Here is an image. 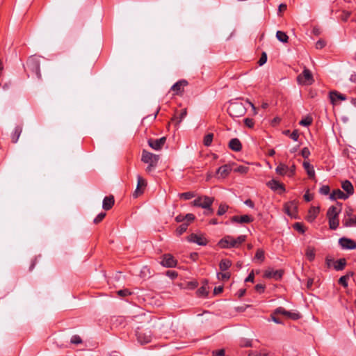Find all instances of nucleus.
<instances>
[{"instance_id":"obj_1","label":"nucleus","mask_w":356,"mask_h":356,"mask_svg":"<svg viewBox=\"0 0 356 356\" xmlns=\"http://www.w3.org/2000/svg\"><path fill=\"white\" fill-rule=\"evenodd\" d=\"M24 67L29 77L33 76L36 77L38 79H41L42 75L40 73V61L39 57L35 56H31L27 60Z\"/></svg>"},{"instance_id":"obj_2","label":"nucleus","mask_w":356,"mask_h":356,"mask_svg":"<svg viewBox=\"0 0 356 356\" xmlns=\"http://www.w3.org/2000/svg\"><path fill=\"white\" fill-rule=\"evenodd\" d=\"M246 240L245 235H240L237 238H234L230 235H227L221 238L218 245L221 248H232L240 247Z\"/></svg>"},{"instance_id":"obj_3","label":"nucleus","mask_w":356,"mask_h":356,"mask_svg":"<svg viewBox=\"0 0 356 356\" xmlns=\"http://www.w3.org/2000/svg\"><path fill=\"white\" fill-rule=\"evenodd\" d=\"M159 160V155L154 154L145 149L143 151L141 161L148 165L145 170L147 173H150L155 170L158 165Z\"/></svg>"},{"instance_id":"obj_4","label":"nucleus","mask_w":356,"mask_h":356,"mask_svg":"<svg viewBox=\"0 0 356 356\" xmlns=\"http://www.w3.org/2000/svg\"><path fill=\"white\" fill-rule=\"evenodd\" d=\"M227 111L233 118H240L246 113V108L242 102L235 100L230 102Z\"/></svg>"},{"instance_id":"obj_5","label":"nucleus","mask_w":356,"mask_h":356,"mask_svg":"<svg viewBox=\"0 0 356 356\" xmlns=\"http://www.w3.org/2000/svg\"><path fill=\"white\" fill-rule=\"evenodd\" d=\"M214 201V198L209 196H200L197 198L195 199L192 204L194 207H201L208 210V213H212L213 209H211V205Z\"/></svg>"},{"instance_id":"obj_6","label":"nucleus","mask_w":356,"mask_h":356,"mask_svg":"<svg viewBox=\"0 0 356 356\" xmlns=\"http://www.w3.org/2000/svg\"><path fill=\"white\" fill-rule=\"evenodd\" d=\"M297 81L299 84L302 85H311L314 81L311 71L306 67H305L302 72L298 76Z\"/></svg>"},{"instance_id":"obj_7","label":"nucleus","mask_w":356,"mask_h":356,"mask_svg":"<svg viewBox=\"0 0 356 356\" xmlns=\"http://www.w3.org/2000/svg\"><path fill=\"white\" fill-rule=\"evenodd\" d=\"M275 171L280 175H286L289 177H291L295 175L296 166L292 165L291 167H288L285 164L280 163L277 166Z\"/></svg>"},{"instance_id":"obj_8","label":"nucleus","mask_w":356,"mask_h":356,"mask_svg":"<svg viewBox=\"0 0 356 356\" xmlns=\"http://www.w3.org/2000/svg\"><path fill=\"white\" fill-rule=\"evenodd\" d=\"M136 335L138 341L141 344H146L151 341L152 334L149 331H145L137 328Z\"/></svg>"},{"instance_id":"obj_9","label":"nucleus","mask_w":356,"mask_h":356,"mask_svg":"<svg viewBox=\"0 0 356 356\" xmlns=\"http://www.w3.org/2000/svg\"><path fill=\"white\" fill-rule=\"evenodd\" d=\"M160 264L165 268H174L177 266V261L171 254H164Z\"/></svg>"},{"instance_id":"obj_10","label":"nucleus","mask_w":356,"mask_h":356,"mask_svg":"<svg viewBox=\"0 0 356 356\" xmlns=\"http://www.w3.org/2000/svg\"><path fill=\"white\" fill-rule=\"evenodd\" d=\"M339 244L342 249L354 250L356 249V242L350 238L342 237L339 240Z\"/></svg>"},{"instance_id":"obj_11","label":"nucleus","mask_w":356,"mask_h":356,"mask_svg":"<svg viewBox=\"0 0 356 356\" xmlns=\"http://www.w3.org/2000/svg\"><path fill=\"white\" fill-rule=\"evenodd\" d=\"M137 186L134 192V197H137L143 193V188L147 186V181L140 175L137 176Z\"/></svg>"},{"instance_id":"obj_12","label":"nucleus","mask_w":356,"mask_h":356,"mask_svg":"<svg viewBox=\"0 0 356 356\" xmlns=\"http://www.w3.org/2000/svg\"><path fill=\"white\" fill-rule=\"evenodd\" d=\"M165 141L166 138L163 136L156 140L149 139L148 140V145L155 150H160L165 143Z\"/></svg>"},{"instance_id":"obj_13","label":"nucleus","mask_w":356,"mask_h":356,"mask_svg":"<svg viewBox=\"0 0 356 356\" xmlns=\"http://www.w3.org/2000/svg\"><path fill=\"white\" fill-rule=\"evenodd\" d=\"M282 275L283 271L281 270H274L273 269H268L264 272V277L268 279L274 278L275 280H278L282 277Z\"/></svg>"},{"instance_id":"obj_14","label":"nucleus","mask_w":356,"mask_h":356,"mask_svg":"<svg viewBox=\"0 0 356 356\" xmlns=\"http://www.w3.org/2000/svg\"><path fill=\"white\" fill-rule=\"evenodd\" d=\"M254 218L249 215H243V216H234L231 218V221L232 222L236 223H250L253 221Z\"/></svg>"},{"instance_id":"obj_15","label":"nucleus","mask_w":356,"mask_h":356,"mask_svg":"<svg viewBox=\"0 0 356 356\" xmlns=\"http://www.w3.org/2000/svg\"><path fill=\"white\" fill-rule=\"evenodd\" d=\"M188 241L190 242L195 243L200 245H206L207 241L204 237L196 234H191L188 236Z\"/></svg>"},{"instance_id":"obj_16","label":"nucleus","mask_w":356,"mask_h":356,"mask_svg":"<svg viewBox=\"0 0 356 356\" xmlns=\"http://www.w3.org/2000/svg\"><path fill=\"white\" fill-rule=\"evenodd\" d=\"M266 184L271 190L274 191H280V193L285 191L284 186L275 179L269 181Z\"/></svg>"},{"instance_id":"obj_17","label":"nucleus","mask_w":356,"mask_h":356,"mask_svg":"<svg viewBox=\"0 0 356 356\" xmlns=\"http://www.w3.org/2000/svg\"><path fill=\"white\" fill-rule=\"evenodd\" d=\"M188 85L187 81L183 79L176 82L171 87V90L175 92L176 95L179 94L184 91V88L185 86Z\"/></svg>"},{"instance_id":"obj_18","label":"nucleus","mask_w":356,"mask_h":356,"mask_svg":"<svg viewBox=\"0 0 356 356\" xmlns=\"http://www.w3.org/2000/svg\"><path fill=\"white\" fill-rule=\"evenodd\" d=\"M330 199L331 200H336L337 199L339 200H346L348 198V195H346L344 192L341 191L340 189L334 190L330 194Z\"/></svg>"},{"instance_id":"obj_19","label":"nucleus","mask_w":356,"mask_h":356,"mask_svg":"<svg viewBox=\"0 0 356 356\" xmlns=\"http://www.w3.org/2000/svg\"><path fill=\"white\" fill-rule=\"evenodd\" d=\"M329 97L332 104H335L337 100L344 101L346 99V95L341 94L336 90L330 91L329 93Z\"/></svg>"},{"instance_id":"obj_20","label":"nucleus","mask_w":356,"mask_h":356,"mask_svg":"<svg viewBox=\"0 0 356 356\" xmlns=\"http://www.w3.org/2000/svg\"><path fill=\"white\" fill-rule=\"evenodd\" d=\"M284 209L289 216L291 217H295L297 211V205L294 202H289L285 204Z\"/></svg>"},{"instance_id":"obj_21","label":"nucleus","mask_w":356,"mask_h":356,"mask_svg":"<svg viewBox=\"0 0 356 356\" xmlns=\"http://www.w3.org/2000/svg\"><path fill=\"white\" fill-rule=\"evenodd\" d=\"M341 188L346 192L345 193L348 195V197L353 195L354 188L352 183L348 180H345L341 183Z\"/></svg>"},{"instance_id":"obj_22","label":"nucleus","mask_w":356,"mask_h":356,"mask_svg":"<svg viewBox=\"0 0 356 356\" xmlns=\"http://www.w3.org/2000/svg\"><path fill=\"white\" fill-rule=\"evenodd\" d=\"M114 203L115 200L113 195L106 196L103 200L102 208L106 211L109 210L113 207Z\"/></svg>"},{"instance_id":"obj_23","label":"nucleus","mask_w":356,"mask_h":356,"mask_svg":"<svg viewBox=\"0 0 356 356\" xmlns=\"http://www.w3.org/2000/svg\"><path fill=\"white\" fill-rule=\"evenodd\" d=\"M22 130H23V127L22 125H17L13 131L12 132L11 134V140L13 143H17L19 138V136L22 132Z\"/></svg>"},{"instance_id":"obj_24","label":"nucleus","mask_w":356,"mask_h":356,"mask_svg":"<svg viewBox=\"0 0 356 356\" xmlns=\"http://www.w3.org/2000/svg\"><path fill=\"white\" fill-rule=\"evenodd\" d=\"M232 168L230 165H223L218 168L217 174L220 175L222 178H225L229 175L230 172L232 171Z\"/></svg>"},{"instance_id":"obj_25","label":"nucleus","mask_w":356,"mask_h":356,"mask_svg":"<svg viewBox=\"0 0 356 356\" xmlns=\"http://www.w3.org/2000/svg\"><path fill=\"white\" fill-rule=\"evenodd\" d=\"M339 208L335 206H331L327 211V217L329 218H337L339 213L341 212V204H339Z\"/></svg>"},{"instance_id":"obj_26","label":"nucleus","mask_w":356,"mask_h":356,"mask_svg":"<svg viewBox=\"0 0 356 356\" xmlns=\"http://www.w3.org/2000/svg\"><path fill=\"white\" fill-rule=\"evenodd\" d=\"M195 220V216L193 213H188L186 215L179 214L175 217L177 222H193Z\"/></svg>"},{"instance_id":"obj_27","label":"nucleus","mask_w":356,"mask_h":356,"mask_svg":"<svg viewBox=\"0 0 356 356\" xmlns=\"http://www.w3.org/2000/svg\"><path fill=\"white\" fill-rule=\"evenodd\" d=\"M229 147L235 152H239L242 149V145L240 140L235 138L230 140L229 143Z\"/></svg>"},{"instance_id":"obj_28","label":"nucleus","mask_w":356,"mask_h":356,"mask_svg":"<svg viewBox=\"0 0 356 356\" xmlns=\"http://www.w3.org/2000/svg\"><path fill=\"white\" fill-rule=\"evenodd\" d=\"M344 227H356V216L344 217L342 220Z\"/></svg>"},{"instance_id":"obj_29","label":"nucleus","mask_w":356,"mask_h":356,"mask_svg":"<svg viewBox=\"0 0 356 356\" xmlns=\"http://www.w3.org/2000/svg\"><path fill=\"white\" fill-rule=\"evenodd\" d=\"M303 167L305 170H306L308 176L310 178H314L315 177V170L314 169L313 165H312L309 161H305L303 162Z\"/></svg>"},{"instance_id":"obj_30","label":"nucleus","mask_w":356,"mask_h":356,"mask_svg":"<svg viewBox=\"0 0 356 356\" xmlns=\"http://www.w3.org/2000/svg\"><path fill=\"white\" fill-rule=\"evenodd\" d=\"M305 255L309 261H312L315 259L316 253L314 247L308 246L306 248Z\"/></svg>"},{"instance_id":"obj_31","label":"nucleus","mask_w":356,"mask_h":356,"mask_svg":"<svg viewBox=\"0 0 356 356\" xmlns=\"http://www.w3.org/2000/svg\"><path fill=\"white\" fill-rule=\"evenodd\" d=\"M319 213V209L318 207H312L309 210V215L307 216V220L309 222L313 221Z\"/></svg>"},{"instance_id":"obj_32","label":"nucleus","mask_w":356,"mask_h":356,"mask_svg":"<svg viewBox=\"0 0 356 356\" xmlns=\"http://www.w3.org/2000/svg\"><path fill=\"white\" fill-rule=\"evenodd\" d=\"M232 266V261L229 259H222L219 264V268L221 271H226Z\"/></svg>"},{"instance_id":"obj_33","label":"nucleus","mask_w":356,"mask_h":356,"mask_svg":"<svg viewBox=\"0 0 356 356\" xmlns=\"http://www.w3.org/2000/svg\"><path fill=\"white\" fill-rule=\"evenodd\" d=\"M354 273L353 272L348 273L346 275L341 276L339 280V284H341L343 287L348 286V279L353 276Z\"/></svg>"},{"instance_id":"obj_34","label":"nucleus","mask_w":356,"mask_h":356,"mask_svg":"<svg viewBox=\"0 0 356 356\" xmlns=\"http://www.w3.org/2000/svg\"><path fill=\"white\" fill-rule=\"evenodd\" d=\"M346 265V261L344 258L337 260L334 263V267L337 270H342Z\"/></svg>"},{"instance_id":"obj_35","label":"nucleus","mask_w":356,"mask_h":356,"mask_svg":"<svg viewBox=\"0 0 356 356\" xmlns=\"http://www.w3.org/2000/svg\"><path fill=\"white\" fill-rule=\"evenodd\" d=\"M276 38L277 39L283 42L286 43L289 40V36L286 35V33L282 31H277L276 33Z\"/></svg>"},{"instance_id":"obj_36","label":"nucleus","mask_w":356,"mask_h":356,"mask_svg":"<svg viewBox=\"0 0 356 356\" xmlns=\"http://www.w3.org/2000/svg\"><path fill=\"white\" fill-rule=\"evenodd\" d=\"M191 222H185L180 225L176 229V234L177 236L183 234L188 229L189 224Z\"/></svg>"},{"instance_id":"obj_37","label":"nucleus","mask_w":356,"mask_h":356,"mask_svg":"<svg viewBox=\"0 0 356 356\" xmlns=\"http://www.w3.org/2000/svg\"><path fill=\"white\" fill-rule=\"evenodd\" d=\"M187 115V110L186 108H184L181 111L180 113L179 114V115H175L173 118H172V120H176L177 121V124H179L186 116Z\"/></svg>"},{"instance_id":"obj_38","label":"nucleus","mask_w":356,"mask_h":356,"mask_svg":"<svg viewBox=\"0 0 356 356\" xmlns=\"http://www.w3.org/2000/svg\"><path fill=\"white\" fill-rule=\"evenodd\" d=\"M329 227L330 229L332 230H335L337 229L339 225V220L338 217L337 218H329Z\"/></svg>"},{"instance_id":"obj_39","label":"nucleus","mask_w":356,"mask_h":356,"mask_svg":"<svg viewBox=\"0 0 356 356\" xmlns=\"http://www.w3.org/2000/svg\"><path fill=\"white\" fill-rule=\"evenodd\" d=\"M213 139V134L209 133L204 136L203 139V143L206 147H209Z\"/></svg>"},{"instance_id":"obj_40","label":"nucleus","mask_w":356,"mask_h":356,"mask_svg":"<svg viewBox=\"0 0 356 356\" xmlns=\"http://www.w3.org/2000/svg\"><path fill=\"white\" fill-rule=\"evenodd\" d=\"M254 259L259 261L260 262H263L265 259V253L264 250L257 249L256 254L254 255Z\"/></svg>"},{"instance_id":"obj_41","label":"nucleus","mask_w":356,"mask_h":356,"mask_svg":"<svg viewBox=\"0 0 356 356\" xmlns=\"http://www.w3.org/2000/svg\"><path fill=\"white\" fill-rule=\"evenodd\" d=\"M230 273L229 272H225V273H217V277L219 280H222V281H227L229 279L230 277Z\"/></svg>"},{"instance_id":"obj_42","label":"nucleus","mask_w":356,"mask_h":356,"mask_svg":"<svg viewBox=\"0 0 356 356\" xmlns=\"http://www.w3.org/2000/svg\"><path fill=\"white\" fill-rule=\"evenodd\" d=\"M313 122V119L310 116H307L305 118L302 119L299 124L302 126L307 127L309 126Z\"/></svg>"},{"instance_id":"obj_43","label":"nucleus","mask_w":356,"mask_h":356,"mask_svg":"<svg viewBox=\"0 0 356 356\" xmlns=\"http://www.w3.org/2000/svg\"><path fill=\"white\" fill-rule=\"evenodd\" d=\"M228 208H229L228 205H227L225 204H220L219 206L218 210L217 211V214L218 216H222L223 214H225L227 212Z\"/></svg>"},{"instance_id":"obj_44","label":"nucleus","mask_w":356,"mask_h":356,"mask_svg":"<svg viewBox=\"0 0 356 356\" xmlns=\"http://www.w3.org/2000/svg\"><path fill=\"white\" fill-rule=\"evenodd\" d=\"M249 170V168L245 165H239L234 169V171L241 174H246Z\"/></svg>"},{"instance_id":"obj_45","label":"nucleus","mask_w":356,"mask_h":356,"mask_svg":"<svg viewBox=\"0 0 356 356\" xmlns=\"http://www.w3.org/2000/svg\"><path fill=\"white\" fill-rule=\"evenodd\" d=\"M293 228L296 231H298V232L302 233V234L305 233V232L304 225L302 223H300V222H296L293 225Z\"/></svg>"},{"instance_id":"obj_46","label":"nucleus","mask_w":356,"mask_h":356,"mask_svg":"<svg viewBox=\"0 0 356 356\" xmlns=\"http://www.w3.org/2000/svg\"><path fill=\"white\" fill-rule=\"evenodd\" d=\"M330 186L327 185H323L319 189V193L324 195H328L330 193Z\"/></svg>"},{"instance_id":"obj_47","label":"nucleus","mask_w":356,"mask_h":356,"mask_svg":"<svg viewBox=\"0 0 356 356\" xmlns=\"http://www.w3.org/2000/svg\"><path fill=\"white\" fill-rule=\"evenodd\" d=\"M240 346L241 347H252V341L248 339H243L241 341Z\"/></svg>"},{"instance_id":"obj_48","label":"nucleus","mask_w":356,"mask_h":356,"mask_svg":"<svg viewBox=\"0 0 356 356\" xmlns=\"http://www.w3.org/2000/svg\"><path fill=\"white\" fill-rule=\"evenodd\" d=\"M70 342L73 344H80L82 343V339L79 335H73L70 339Z\"/></svg>"},{"instance_id":"obj_49","label":"nucleus","mask_w":356,"mask_h":356,"mask_svg":"<svg viewBox=\"0 0 356 356\" xmlns=\"http://www.w3.org/2000/svg\"><path fill=\"white\" fill-rule=\"evenodd\" d=\"M195 196L192 192H186L180 194V197L184 200H190Z\"/></svg>"},{"instance_id":"obj_50","label":"nucleus","mask_w":356,"mask_h":356,"mask_svg":"<svg viewBox=\"0 0 356 356\" xmlns=\"http://www.w3.org/2000/svg\"><path fill=\"white\" fill-rule=\"evenodd\" d=\"M105 216H106V213L101 212L94 219V220H93L94 223L98 224L99 222H100L104 218Z\"/></svg>"},{"instance_id":"obj_51","label":"nucleus","mask_w":356,"mask_h":356,"mask_svg":"<svg viewBox=\"0 0 356 356\" xmlns=\"http://www.w3.org/2000/svg\"><path fill=\"white\" fill-rule=\"evenodd\" d=\"M275 313L277 314H282V315L286 316L287 314H290V312L286 311L285 309L280 307L275 309Z\"/></svg>"},{"instance_id":"obj_52","label":"nucleus","mask_w":356,"mask_h":356,"mask_svg":"<svg viewBox=\"0 0 356 356\" xmlns=\"http://www.w3.org/2000/svg\"><path fill=\"white\" fill-rule=\"evenodd\" d=\"M267 61V55L265 52H263L259 61H258V63L260 66L263 65L264 64H265Z\"/></svg>"},{"instance_id":"obj_53","label":"nucleus","mask_w":356,"mask_h":356,"mask_svg":"<svg viewBox=\"0 0 356 356\" xmlns=\"http://www.w3.org/2000/svg\"><path fill=\"white\" fill-rule=\"evenodd\" d=\"M301 155L303 158L305 159H307L309 155H310V151L309 149H308V147H304L302 150H301Z\"/></svg>"},{"instance_id":"obj_54","label":"nucleus","mask_w":356,"mask_h":356,"mask_svg":"<svg viewBox=\"0 0 356 356\" xmlns=\"http://www.w3.org/2000/svg\"><path fill=\"white\" fill-rule=\"evenodd\" d=\"M118 294L122 297H126L131 295V292L128 289H122L118 291Z\"/></svg>"},{"instance_id":"obj_55","label":"nucleus","mask_w":356,"mask_h":356,"mask_svg":"<svg viewBox=\"0 0 356 356\" xmlns=\"http://www.w3.org/2000/svg\"><path fill=\"white\" fill-rule=\"evenodd\" d=\"M244 123L249 128H252L254 124V122L251 118H245L244 119Z\"/></svg>"},{"instance_id":"obj_56","label":"nucleus","mask_w":356,"mask_h":356,"mask_svg":"<svg viewBox=\"0 0 356 356\" xmlns=\"http://www.w3.org/2000/svg\"><path fill=\"white\" fill-rule=\"evenodd\" d=\"M289 137L294 141H297L299 138L298 131V130L293 131V132L290 134Z\"/></svg>"},{"instance_id":"obj_57","label":"nucleus","mask_w":356,"mask_h":356,"mask_svg":"<svg viewBox=\"0 0 356 356\" xmlns=\"http://www.w3.org/2000/svg\"><path fill=\"white\" fill-rule=\"evenodd\" d=\"M325 46V42L323 40H318L316 43V48L318 49H323Z\"/></svg>"},{"instance_id":"obj_58","label":"nucleus","mask_w":356,"mask_h":356,"mask_svg":"<svg viewBox=\"0 0 356 356\" xmlns=\"http://www.w3.org/2000/svg\"><path fill=\"white\" fill-rule=\"evenodd\" d=\"M197 293L202 296H205L208 294L206 286H201L200 289H198Z\"/></svg>"},{"instance_id":"obj_59","label":"nucleus","mask_w":356,"mask_h":356,"mask_svg":"<svg viewBox=\"0 0 356 356\" xmlns=\"http://www.w3.org/2000/svg\"><path fill=\"white\" fill-rule=\"evenodd\" d=\"M287 317L289 318H291L293 320H297V319H299L300 318V315L299 313H293V312H290V314H287L286 315Z\"/></svg>"},{"instance_id":"obj_60","label":"nucleus","mask_w":356,"mask_h":356,"mask_svg":"<svg viewBox=\"0 0 356 356\" xmlns=\"http://www.w3.org/2000/svg\"><path fill=\"white\" fill-rule=\"evenodd\" d=\"M166 275L172 279H175L177 277L178 274L175 270H168Z\"/></svg>"},{"instance_id":"obj_61","label":"nucleus","mask_w":356,"mask_h":356,"mask_svg":"<svg viewBox=\"0 0 356 356\" xmlns=\"http://www.w3.org/2000/svg\"><path fill=\"white\" fill-rule=\"evenodd\" d=\"M255 290L257 291H258L259 293H261L264 291L265 290V285L264 284H257L256 286H255Z\"/></svg>"},{"instance_id":"obj_62","label":"nucleus","mask_w":356,"mask_h":356,"mask_svg":"<svg viewBox=\"0 0 356 356\" xmlns=\"http://www.w3.org/2000/svg\"><path fill=\"white\" fill-rule=\"evenodd\" d=\"M304 199L306 202H310L313 199V195L309 193V191H307L304 195Z\"/></svg>"},{"instance_id":"obj_63","label":"nucleus","mask_w":356,"mask_h":356,"mask_svg":"<svg viewBox=\"0 0 356 356\" xmlns=\"http://www.w3.org/2000/svg\"><path fill=\"white\" fill-rule=\"evenodd\" d=\"M254 273H253V271H252L249 274V275L245 278V282H254Z\"/></svg>"},{"instance_id":"obj_64","label":"nucleus","mask_w":356,"mask_h":356,"mask_svg":"<svg viewBox=\"0 0 356 356\" xmlns=\"http://www.w3.org/2000/svg\"><path fill=\"white\" fill-rule=\"evenodd\" d=\"M213 356H225V350L223 349H220L213 352Z\"/></svg>"}]
</instances>
